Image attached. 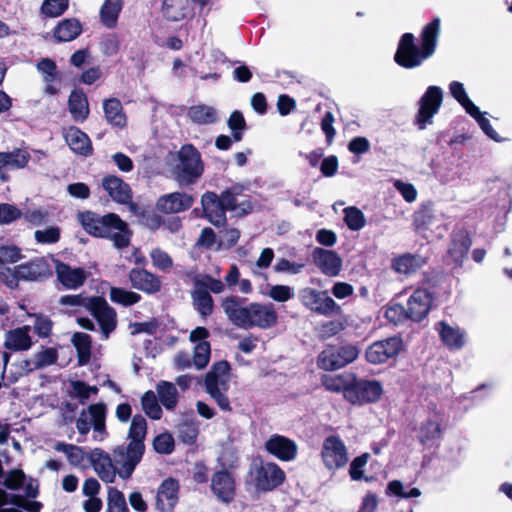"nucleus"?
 I'll return each mask as SVG.
<instances>
[{
	"label": "nucleus",
	"mask_w": 512,
	"mask_h": 512,
	"mask_svg": "<svg viewBox=\"0 0 512 512\" xmlns=\"http://www.w3.org/2000/svg\"><path fill=\"white\" fill-rule=\"evenodd\" d=\"M68 7L69 0H44L40 14L45 18H56L64 14Z\"/></svg>",
	"instance_id": "8fccbe9b"
},
{
	"label": "nucleus",
	"mask_w": 512,
	"mask_h": 512,
	"mask_svg": "<svg viewBox=\"0 0 512 512\" xmlns=\"http://www.w3.org/2000/svg\"><path fill=\"white\" fill-rule=\"evenodd\" d=\"M359 353L355 345L327 346L322 352V368L339 369L355 361Z\"/></svg>",
	"instance_id": "9d476101"
},
{
	"label": "nucleus",
	"mask_w": 512,
	"mask_h": 512,
	"mask_svg": "<svg viewBox=\"0 0 512 512\" xmlns=\"http://www.w3.org/2000/svg\"><path fill=\"white\" fill-rule=\"evenodd\" d=\"M194 198L185 192H173L163 195L156 202V209L164 214H175L189 210Z\"/></svg>",
	"instance_id": "a211bd4d"
},
{
	"label": "nucleus",
	"mask_w": 512,
	"mask_h": 512,
	"mask_svg": "<svg viewBox=\"0 0 512 512\" xmlns=\"http://www.w3.org/2000/svg\"><path fill=\"white\" fill-rule=\"evenodd\" d=\"M109 297L113 303L120 304L124 307L133 306L139 303L142 299V296L139 293L120 287H111Z\"/></svg>",
	"instance_id": "a19ab883"
},
{
	"label": "nucleus",
	"mask_w": 512,
	"mask_h": 512,
	"mask_svg": "<svg viewBox=\"0 0 512 512\" xmlns=\"http://www.w3.org/2000/svg\"><path fill=\"white\" fill-rule=\"evenodd\" d=\"M192 304L199 315L206 319L212 315L214 310V300L210 293L199 286L191 291Z\"/></svg>",
	"instance_id": "473e14b6"
},
{
	"label": "nucleus",
	"mask_w": 512,
	"mask_h": 512,
	"mask_svg": "<svg viewBox=\"0 0 512 512\" xmlns=\"http://www.w3.org/2000/svg\"><path fill=\"white\" fill-rule=\"evenodd\" d=\"M443 98L442 89L438 86H429L419 101V111L416 122L419 129L423 130L432 124V119L437 114Z\"/></svg>",
	"instance_id": "1a4fd4ad"
},
{
	"label": "nucleus",
	"mask_w": 512,
	"mask_h": 512,
	"mask_svg": "<svg viewBox=\"0 0 512 512\" xmlns=\"http://www.w3.org/2000/svg\"><path fill=\"white\" fill-rule=\"evenodd\" d=\"M55 273L61 285L69 290L82 287L89 277V272L84 268H73L61 260H55Z\"/></svg>",
	"instance_id": "f3484780"
},
{
	"label": "nucleus",
	"mask_w": 512,
	"mask_h": 512,
	"mask_svg": "<svg viewBox=\"0 0 512 512\" xmlns=\"http://www.w3.org/2000/svg\"><path fill=\"white\" fill-rule=\"evenodd\" d=\"M82 31V24L77 18H65L54 27L53 38L57 43L70 42L76 39Z\"/></svg>",
	"instance_id": "cd10ccee"
},
{
	"label": "nucleus",
	"mask_w": 512,
	"mask_h": 512,
	"mask_svg": "<svg viewBox=\"0 0 512 512\" xmlns=\"http://www.w3.org/2000/svg\"><path fill=\"white\" fill-rule=\"evenodd\" d=\"M37 69L43 74L45 82L51 83L56 80L58 68L54 60L50 58H42L37 63Z\"/></svg>",
	"instance_id": "680f3d73"
},
{
	"label": "nucleus",
	"mask_w": 512,
	"mask_h": 512,
	"mask_svg": "<svg viewBox=\"0 0 512 512\" xmlns=\"http://www.w3.org/2000/svg\"><path fill=\"white\" fill-rule=\"evenodd\" d=\"M178 162L173 167L174 179L182 186L195 184L204 173L200 152L192 144H184L177 153Z\"/></svg>",
	"instance_id": "20e7f679"
},
{
	"label": "nucleus",
	"mask_w": 512,
	"mask_h": 512,
	"mask_svg": "<svg viewBox=\"0 0 512 512\" xmlns=\"http://www.w3.org/2000/svg\"><path fill=\"white\" fill-rule=\"evenodd\" d=\"M58 360V352L53 347H42V350L35 354L33 367H29L28 371H34L54 365Z\"/></svg>",
	"instance_id": "09e8293b"
},
{
	"label": "nucleus",
	"mask_w": 512,
	"mask_h": 512,
	"mask_svg": "<svg viewBox=\"0 0 512 512\" xmlns=\"http://www.w3.org/2000/svg\"><path fill=\"white\" fill-rule=\"evenodd\" d=\"M211 491L224 504H230L236 497V482L226 469L216 471L211 477Z\"/></svg>",
	"instance_id": "4468645a"
},
{
	"label": "nucleus",
	"mask_w": 512,
	"mask_h": 512,
	"mask_svg": "<svg viewBox=\"0 0 512 512\" xmlns=\"http://www.w3.org/2000/svg\"><path fill=\"white\" fill-rule=\"evenodd\" d=\"M231 366L226 360L215 362L206 373L204 385L207 393L217 403L218 407L225 412H231L230 400L225 394L228 390L229 374Z\"/></svg>",
	"instance_id": "39448f33"
},
{
	"label": "nucleus",
	"mask_w": 512,
	"mask_h": 512,
	"mask_svg": "<svg viewBox=\"0 0 512 512\" xmlns=\"http://www.w3.org/2000/svg\"><path fill=\"white\" fill-rule=\"evenodd\" d=\"M437 331L445 346L449 349L459 350L466 343L465 332L458 326L451 325L445 321L438 324Z\"/></svg>",
	"instance_id": "bb28decb"
},
{
	"label": "nucleus",
	"mask_w": 512,
	"mask_h": 512,
	"mask_svg": "<svg viewBox=\"0 0 512 512\" xmlns=\"http://www.w3.org/2000/svg\"><path fill=\"white\" fill-rule=\"evenodd\" d=\"M344 328L341 307L329 296L322 298V337L333 336Z\"/></svg>",
	"instance_id": "ddd939ff"
},
{
	"label": "nucleus",
	"mask_w": 512,
	"mask_h": 512,
	"mask_svg": "<svg viewBox=\"0 0 512 512\" xmlns=\"http://www.w3.org/2000/svg\"><path fill=\"white\" fill-rule=\"evenodd\" d=\"M470 246L471 241L465 235H460L453 239L448 253L456 265H460L466 258Z\"/></svg>",
	"instance_id": "a18cd8bd"
},
{
	"label": "nucleus",
	"mask_w": 512,
	"mask_h": 512,
	"mask_svg": "<svg viewBox=\"0 0 512 512\" xmlns=\"http://www.w3.org/2000/svg\"><path fill=\"white\" fill-rule=\"evenodd\" d=\"M108 512H129L124 494L116 487H109L107 497Z\"/></svg>",
	"instance_id": "864d4df0"
},
{
	"label": "nucleus",
	"mask_w": 512,
	"mask_h": 512,
	"mask_svg": "<svg viewBox=\"0 0 512 512\" xmlns=\"http://www.w3.org/2000/svg\"><path fill=\"white\" fill-rule=\"evenodd\" d=\"M68 110L75 122H84L89 116V103L86 94L80 89L71 91L68 98Z\"/></svg>",
	"instance_id": "c85d7f7f"
},
{
	"label": "nucleus",
	"mask_w": 512,
	"mask_h": 512,
	"mask_svg": "<svg viewBox=\"0 0 512 512\" xmlns=\"http://www.w3.org/2000/svg\"><path fill=\"white\" fill-rule=\"evenodd\" d=\"M53 322L48 316L35 314L34 332L40 338H47L51 335Z\"/></svg>",
	"instance_id": "69168bd1"
},
{
	"label": "nucleus",
	"mask_w": 512,
	"mask_h": 512,
	"mask_svg": "<svg viewBox=\"0 0 512 512\" xmlns=\"http://www.w3.org/2000/svg\"><path fill=\"white\" fill-rule=\"evenodd\" d=\"M159 401L167 410H173L178 403V392L171 382L161 381L157 385Z\"/></svg>",
	"instance_id": "58836bf2"
},
{
	"label": "nucleus",
	"mask_w": 512,
	"mask_h": 512,
	"mask_svg": "<svg viewBox=\"0 0 512 512\" xmlns=\"http://www.w3.org/2000/svg\"><path fill=\"white\" fill-rule=\"evenodd\" d=\"M273 259H274L273 249L270 247L264 248L261 251L259 258L257 259V261L255 263V268H252V274L255 277L263 278L266 280L267 275L264 272L260 271V269L268 268L271 265Z\"/></svg>",
	"instance_id": "4d7b16f0"
},
{
	"label": "nucleus",
	"mask_w": 512,
	"mask_h": 512,
	"mask_svg": "<svg viewBox=\"0 0 512 512\" xmlns=\"http://www.w3.org/2000/svg\"><path fill=\"white\" fill-rule=\"evenodd\" d=\"M103 111L106 121L112 127L123 129L127 126V117L118 98L112 97L104 100Z\"/></svg>",
	"instance_id": "c756f323"
},
{
	"label": "nucleus",
	"mask_w": 512,
	"mask_h": 512,
	"mask_svg": "<svg viewBox=\"0 0 512 512\" xmlns=\"http://www.w3.org/2000/svg\"><path fill=\"white\" fill-rule=\"evenodd\" d=\"M100 50L103 55L111 57L116 55L120 50V40L116 33L105 35L100 41Z\"/></svg>",
	"instance_id": "bf43d9fd"
},
{
	"label": "nucleus",
	"mask_w": 512,
	"mask_h": 512,
	"mask_svg": "<svg viewBox=\"0 0 512 512\" xmlns=\"http://www.w3.org/2000/svg\"><path fill=\"white\" fill-rule=\"evenodd\" d=\"M384 389L378 380L356 379L352 376L350 388L346 391V400L354 405H366L378 402Z\"/></svg>",
	"instance_id": "423d86ee"
},
{
	"label": "nucleus",
	"mask_w": 512,
	"mask_h": 512,
	"mask_svg": "<svg viewBox=\"0 0 512 512\" xmlns=\"http://www.w3.org/2000/svg\"><path fill=\"white\" fill-rule=\"evenodd\" d=\"M352 374H333L322 376V386L331 392H342L346 399V391L350 388Z\"/></svg>",
	"instance_id": "e433bc0d"
},
{
	"label": "nucleus",
	"mask_w": 512,
	"mask_h": 512,
	"mask_svg": "<svg viewBox=\"0 0 512 512\" xmlns=\"http://www.w3.org/2000/svg\"><path fill=\"white\" fill-rule=\"evenodd\" d=\"M141 405L144 413L153 420H159L162 417V408L158 402L155 393L152 390L146 391L141 397Z\"/></svg>",
	"instance_id": "de8ad7c7"
},
{
	"label": "nucleus",
	"mask_w": 512,
	"mask_h": 512,
	"mask_svg": "<svg viewBox=\"0 0 512 512\" xmlns=\"http://www.w3.org/2000/svg\"><path fill=\"white\" fill-rule=\"evenodd\" d=\"M246 298L239 296L226 297L222 308L229 321L236 327L251 329H269L276 325L278 314L273 304L252 302L247 305Z\"/></svg>",
	"instance_id": "f257e3e1"
},
{
	"label": "nucleus",
	"mask_w": 512,
	"mask_h": 512,
	"mask_svg": "<svg viewBox=\"0 0 512 512\" xmlns=\"http://www.w3.org/2000/svg\"><path fill=\"white\" fill-rule=\"evenodd\" d=\"M31 327L24 325L6 332L4 347L10 351H27L32 345L33 341L30 336Z\"/></svg>",
	"instance_id": "a878e982"
},
{
	"label": "nucleus",
	"mask_w": 512,
	"mask_h": 512,
	"mask_svg": "<svg viewBox=\"0 0 512 512\" xmlns=\"http://www.w3.org/2000/svg\"><path fill=\"white\" fill-rule=\"evenodd\" d=\"M64 138L70 149L76 154L90 156L93 147L88 135L76 126H70L64 133Z\"/></svg>",
	"instance_id": "393cba45"
},
{
	"label": "nucleus",
	"mask_w": 512,
	"mask_h": 512,
	"mask_svg": "<svg viewBox=\"0 0 512 512\" xmlns=\"http://www.w3.org/2000/svg\"><path fill=\"white\" fill-rule=\"evenodd\" d=\"M415 224L418 229L440 231L443 228V215L425 208L415 215Z\"/></svg>",
	"instance_id": "2f4dec72"
},
{
	"label": "nucleus",
	"mask_w": 512,
	"mask_h": 512,
	"mask_svg": "<svg viewBox=\"0 0 512 512\" xmlns=\"http://www.w3.org/2000/svg\"><path fill=\"white\" fill-rule=\"evenodd\" d=\"M17 273L21 280L26 281H43L52 276L51 267L43 258H35L17 265Z\"/></svg>",
	"instance_id": "4be33fe9"
},
{
	"label": "nucleus",
	"mask_w": 512,
	"mask_h": 512,
	"mask_svg": "<svg viewBox=\"0 0 512 512\" xmlns=\"http://www.w3.org/2000/svg\"><path fill=\"white\" fill-rule=\"evenodd\" d=\"M369 460V454L364 453L356 458H354L349 467V475L352 480L359 481L363 479L364 476V468L367 465Z\"/></svg>",
	"instance_id": "e2e57ef3"
},
{
	"label": "nucleus",
	"mask_w": 512,
	"mask_h": 512,
	"mask_svg": "<svg viewBox=\"0 0 512 512\" xmlns=\"http://www.w3.org/2000/svg\"><path fill=\"white\" fill-rule=\"evenodd\" d=\"M179 483L178 480L170 477L160 484L156 497V508L160 512L174 509L178 502Z\"/></svg>",
	"instance_id": "b1692460"
},
{
	"label": "nucleus",
	"mask_w": 512,
	"mask_h": 512,
	"mask_svg": "<svg viewBox=\"0 0 512 512\" xmlns=\"http://www.w3.org/2000/svg\"><path fill=\"white\" fill-rule=\"evenodd\" d=\"M153 448L159 454H171L175 448L174 438L169 433H161L154 438Z\"/></svg>",
	"instance_id": "052dcab7"
},
{
	"label": "nucleus",
	"mask_w": 512,
	"mask_h": 512,
	"mask_svg": "<svg viewBox=\"0 0 512 512\" xmlns=\"http://www.w3.org/2000/svg\"><path fill=\"white\" fill-rule=\"evenodd\" d=\"M88 311L97 321L105 338L117 327V313L102 296H90Z\"/></svg>",
	"instance_id": "0eeeda50"
},
{
	"label": "nucleus",
	"mask_w": 512,
	"mask_h": 512,
	"mask_svg": "<svg viewBox=\"0 0 512 512\" xmlns=\"http://www.w3.org/2000/svg\"><path fill=\"white\" fill-rule=\"evenodd\" d=\"M55 450L66 454L67 459L71 465H81L88 455L85 453L83 447L76 446L74 444H68L64 442H58L55 445Z\"/></svg>",
	"instance_id": "49530a36"
},
{
	"label": "nucleus",
	"mask_w": 512,
	"mask_h": 512,
	"mask_svg": "<svg viewBox=\"0 0 512 512\" xmlns=\"http://www.w3.org/2000/svg\"><path fill=\"white\" fill-rule=\"evenodd\" d=\"M122 0H105L100 8V21L106 28L116 27L122 10Z\"/></svg>",
	"instance_id": "f704fd0d"
},
{
	"label": "nucleus",
	"mask_w": 512,
	"mask_h": 512,
	"mask_svg": "<svg viewBox=\"0 0 512 512\" xmlns=\"http://www.w3.org/2000/svg\"><path fill=\"white\" fill-rule=\"evenodd\" d=\"M385 317L388 321L394 324H399L405 319H409L407 309L398 303H394L386 307Z\"/></svg>",
	"instance_id": "338daca9"
},
{
	"label": "nucleus",
	"mask_w": 512,
	"mask_h": 512,
	"mask_svg": "<svg viewBox=\"0 0 512 512\" xmlns=\"http://www.w3.org/2000/svg\"><path fill=\"white\" fill-rule=\"evenodd\" d=\"M147 434V421L142 414H135L132 417L128 431V439L144 442Z\"/></svg>",
	"instance_id": "5fc2aeb1"
},
{
	"label": "nucleus",
	"mask_w": 512,
	"mask_h": 512,
	"mask_svg": "<svg viewBox=\"0 0 512 512\" xmlns=\"http://www.w3.org/2000/svg\"><path fill=\"white\" fill-rule=\"evenodd\" d=\"M88 459L93 469L103 482H114L117 471L107 452L101 448H95L90 454H88Z\"/></svg>",
	"instance_id": "412c9836"
},
{
	"label": "nucleus",
	"mask_w": 512,
	"mask_h": 512,
	"mask_svg": "<svg viewBox=\"0 0 512 512\" xmlns=\"http://www.w3.org/2000/svg\"><path fill=\"white\" fill-rule=\"evenodd\" d=\"M432 300L433 297L427 289H416L407 302L409 319L413 321H421L424 319L430 311Z\"/></svg>",
	"instance_id": "aec40b11"
},
{
	"label": "nucleus",
	"mask_w": 512,
	"mask_h": 512,
	"mask_svg": "<svg viewBox=\"0 0 512 512\" xmlns=\"http://www.w3.org/2000/svg\"><path fill=\"white\" fill-rule=\"evenodd\" d=\"M440 34V18H434L428 23L421 33V48L418 49L414 44V36L411 33H405L400 41L395 53V61L398 65L411 69L418 67L429 58L436 49L438 36Z\"/></svg>",
	"instance_id": "7ed1b4c3"
},
{
	"label": "nucleus",
	"mask_w": 512,
	"mask_h": 512,
	"mask_svg": "<svg viewBox=\"0 0 512 512\" xmlns=\"http://www.w3.org/2000/svg\"><path fill=\"white\" fill-rule=\"evenodd\" d=\"M72 343L77 352V361L79 366H85L90 362L92 338L89 334L76 332L72 336Z\"/></svg>",
	"instance_id": "72a5a7b5"
},
{
	"label": "nucleus",
	"mask_w": 512,
	"mask_h": 512,
	"mask_svg": "<svg viewBox=\"0 0 512 512\" xmlns=\"http://www.w3.org/2000/svg\"><path fill=\"white\" fill-rule=\"evenodd\" d=\"M187 114L192 122L200 125L212 124L218 119L216 110L204 104L191 106Z\"/></svg>",
	"instance_id": "4c0bfd02"
},
{
	"label": "nucleus",
	"mask_w": 512,
	"mask_h": 512,
	"mask_svg": "<svg viewBox=\"0 0 512 512\" xmlns=\"http://www.w3.org/2000/svg\"><path fill=\"white\" fill-rule=\"evenodd\" d=\"M189 0H163V11L167 19L180 21L188 13Z\"/></svg>",
	"instance_id": "ea45409f"
},
{
	"label": "nucleus",
	"mask_w": 512,
	"mask_h": 512,
	"mask_svg": "<svg viewBox=\"0 0 512 512\" xmlns=\"http://www.w3.org/2000/svg\"><path fill=\"white\" fill-rule=\"evenodd\" d=\"M152 263L160 270L170 269L173 265L172 258L169 254L159 248L153 249L150 253Z\"/></svg>",
	"instance_id": "774afa93"
},
{
	"label": "nucleus",
	"mask_w": 512,
	"mask_h": 512,
	"mask_svg": "<svg viewBox=\"0 0 512 512\" xmlns=\"http://www.w3.org/2000/svg\"><path fill=\"white\" fill-rule=\"evenodd\" d=\"M211 345L209 342L197 343L194 347L192 361L197 369L205 368L210 360Z\"/></svg>",
	"instance_id": "6e6d98bb"
},
{
	"label": "nucleus",
	"mask_w": 512,
	"mask_h": 512,
	"mask_svg": "<svg viewBox=\"0 0 512 512\" xmlns=\"http://www.w3.org/2000/svg\"><path fill=\"white\" fill-rule=\"evenodd\" d=\"M30 159V153L20 148H16L10 152H0V171L3 169H23L28 165Z\"/></svg>",
	"instance_id": "7c9ffc66"
},
{
	"label": "nucleus",
	"mask_w": 512,
	"mask_h": 512,
	"mask_svg": "<svg viewBox=\"0 0 512 512\" xmlns=\"http://www.w3.org/2000/svg\"><path fill=\"white\" fill-rule=\"evenodd\" d=\"M285 479V472L278 464L266 462L256 470L255 485L258 490L268 492L282 485Z\"/></svg>",
	"instance_id": "f8f14e48"
},
{
	"label": "nucleus",
	"mask_w": 512,
	"mask_h": 512,
	"mask_svg": "<svg viewBox=\"0 0 512 512\" xmlns=\"http://www.w3.org/2000/svg\"><path fill=\"white\" fill-rule=\"evenodd\" d=\"M77 220L83 230L93 237L109 239L119 249L130 245L132 233L129 226L116 213L100 215L97 212L85 210L78 212Z\"/></svg>",
	"instance_id": "f03ea898"
},
{
	"label": "nucleus",
	"mask_w": 512,
	"mask_h": 512,
	"mask_svg": "<svg viewBox=\"0 0 512 512\" xmlns=\"http://www.w3.org/2000/svg\"><path fill=\"white\" fill-rule=\"evenodd\" d=\"M441 433V427L437 421L427 420L420 427L418 438L424 446H432L441 438Z\"/></svg>",
	"instance_id": "37998d69"
},
{
	"label": "nucleus",
	"mask_w": 512,
	"mask_h": 512,
	"mask_svg": "<svg viewBox=\"0 0 512 512\" xmlns=\"http://www.w3.org/2000/svg\"><path fill=\"white\" fill-rule=\"evenodd\" d=\"M451 95L462 105L469 114L471 111L476 112V105L468 97L464 85L461 82L453 81L449 85Z\"/></svg>",
	"instance_id": "603ef678"
},
{
	"label": "nucleus",
	"mask_w": 512,
	"mask_h": 512,
	"mask_svg": "<svg viewBox=\"0 0 512 512\" xmlns=\"http://www.w3.org/2000/svg\"><path fill=\"white\" fill-rule=\"evenodd\" d=\"M344 221L347 227L352 231H359L366 224L364 213L355 206L346 207L344 209Z\"/></svg>",
	"instance_id": "3c124183"
},
{
	"label": "nucleus",
	"mask_w": 512,
	"mask_h": 512,
	"mask_svg": "<svg viewBox=\"0 0 512 512\" xmlns=\"http://www.w3.org/2000/svg\"><path fill=\"white\" fill-rule=\"evenodd\" d=\"M402 350V341L398 337L372 343L365 352L366 360L374 365L383 364L389 359L396 358Z\"/></svg>",
	"instance_id": "9b49d317"
},
{
	"label": "nucleus",
	"mask_w": 512,
	"mask_h": 512,
	"mask_svg": "<svg viewBox=\"0 0 512 512\" xmlns=\"http://www.w3.org/2000/svg\"><path fill=\"white\" fill-rule=\"evenodd\" d=\"M267 453L282 462H290L298 455L297 443L280 434H272L264 444Z\"/></svg>",
	"instance_id": "2eb2a0df"
},
{
	"label": "nucleus",
	"mask_w": 512,
	"mask_h": 512,
	"mask_svg": "<svg viewBox=\"0 0 512 512\" xmlns=\"http://www.w3.org/2000/svg\"><path fill=\"white\" fill-rule=\"evenodd\" d=\"M26 476L21 469L10 470L3 482V485L9 490H19L24 485Z\"/></svg>",
	"instance_id": "0e129e2a"
},
{
	"label": "nucleus",
	"mask_w": 512,
	"mask_h": 512,
	"mask_svg": "<svg viewBox=\"0 0 512 512\" xmlns=\"http://www.w3.org/2000/svg\"><path fill=\"white\" fill-rule=\"evenodd\" d=\"M22 211L14 204L0 203V225H8L22 217Z\"/></svg>",
	"instance_id": "13d9d810"
},
{
	"label": "nucleus",
	"mask_w": 512,
	"mask_h": 512,
	"mask_svg": "<svg viewBox=\"0 0 512 512\" xmlns=\"http://www.w3.org/2000/svg\"><path fill=\"white\" fill-rule=\"evenodd\" d=\"M341 257L332 250H322V273L336 277L342 269Z\"/></svg>",
	"instance_id": "c03bdc74"
},
{
	"label": "nucleus",
	"mask_w": 512,
	"mask_h": 512,
	"mask_svg": "<svg viewBox=\"0 0 512 512\" xmlns=\"http://www.w3.org/2000/svg\"><path fill=\"white\" fill-rule=\"evenodd\" d=\"M424 263L425 260L421 256L405 254L393 260L392 268L401 274H411L421 268Z\"/></svg>",
	"instance_id": "c9c22d12"
},
{
	"label": "nucleus",
	"mask_w": 512,
	"mask_h": 512,
	"mask_svg": "<svg viewBox=\"0 0 512 512\" xmlns=\"http://www.w3.org/2000/svg\"><path fill=\"white\" fill-rule=\"evenodd\" d=\"M201 205L205 218L215 227L226 225V212L221 204L219 195L215 192L207 191L201 197Z\"/></svg>",
	"instance_id": "6ab92c4d"
},
{
	"label": "nucleus",
	"mask_w": 512,
	"mask_h": 512,
	"mask_svg": "<svg viewBox=\"0 0 512 512\" xmlns=\"http://www.w3.org/2000/svg\"><path fill=\"white\" fill-rule=\"evenodd\" d=\"M102 187L119 204H129L132 200V190L128 183L115 175H106L102 179Z\"/></svg>",
	"instance_id": "5701e85b"
},
{
	"label": "nucleus",
	"mask_w": 512,
	"mask_h": 512,
	"mask_svg": "<svg viewBox=\"0 0 512 512\" xmlns=\"http://www.w3.org/2000/svg\"><path fill=\"white\" fill-rule=\"evenodd\" d=\"M12 504L17 509H22L27 512H40L42 508V503L39 501H31L28 497L20 494H8L6 492L5 502L0 504V507Z\"/></svg>",
	"instance_id": "79ce46f5"
},
{
	"label": "nucleus",
	"mask_w": 512,
	"mask_h": 512,
	"mask_svg": "<svg viewBox=\"0 0 512 512\" xmlns=\"http://www.w3.org/2000/svg\"><path fill=\"white\" fill-rule=\"evenodd\" d=\"M131 287L147 295H154L161 291L160 277L145 268L134 267L128 273Z\"/></svg>",
	"instance_id": "dca6fc26"
},
{
	"label": "nucleus",
	"mask_w": 512,
	"mask_h": 512,
	"mask_svg": "<svg viewBox=\"0 0 512 512\" xmlns=\"http://www.w3.org/2000/svg\"><path fill=\"white\" fill-rule=\"evenodd\" d=\"M349 460L346 445L339 436L331 435L322 444V462L331 471L343 468Z\"/></svg>",
	"instance_id": "6e6552de"
}]
</instances>
